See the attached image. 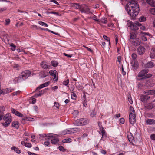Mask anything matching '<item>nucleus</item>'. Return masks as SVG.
<instances>
[{
    "label": "nucleus",
    "mask_w": 155,
    "mask_h": 155,
    "mask_svg": "<svg viewBox=\"0 0 155 155\" xmlns=\"http://www.w3.org/2000/svg\"><path fill=\"white\" fill-rule=\"evenodd\" d=\"M125 8L128 14L133 17L136 16L139 12V5L133 0H131L130 2L127 3Z\"/></svg>",
    "instance_id": "obj_1"
},
{
    "label": "nucleus",
    "mask_w": 155,
    "mask_h": 155,
    "mask_svg": "<svg viewBox=\"0 0 155 155\" xmlns=\"http://www.w3.org/2000/svg\"><path fill=\"white\" fill-rule=\"evenodd\" d=\"M5 121V123H2V125L5 127H8L12 121V117L9 113H7L2 118Z\"/></svg>",
    "instance_id": "obj_2"
},
{
    "label": "nucleus",
    "mask_w": 155,
    "mask_h": 155,
    "mask_svg": "<svg viewBox=\"0 0 155 155\" xmlns=\"http://www.w3.org/2000/svg\"><path fill=\"white\" fill-rule=\"evenodd\" d=\"M48 136V140H51V143L53 144H56L58 143L59 140L58 136L55 134L49 133Z\"/></svg>",
    "instance_id": "obj_3"
},
{
    "label": "nucleus",
    "mask_w": 155,
    "mask_h": 155,
    "mask_svg": "<svg viewBox=\"0 0 155 155\" xmlns=\"http://www.w3.org/2000/svg\"><path fill=\"white\" fill-rule=\"evenodd\" d=\"M135 111L133 107L132 106H130V115H129V122L130 124H134L135 122V116L134 114Z\"/></svg>",
    "instance_id": "obj_4"
},
{
    "label": "nucleus",
    "mask_w": 155,
    "mask_h": 155,
    "mask_svg": "<svg viewBox=\"0 0 155 155\" xmlns=\"http://www.w3.org/2000/svg\"><path fill=\"white\" fill-rule=\"evenodd\" d=\"M128 26L132 30H137L139 29L138 26L141 25V24L137 22L135 23L132 21H129L128 23Z\"/></svg>",
    "instance_id": "obj_5"
},
{
    "label": "nucleus",
    "mask_w": 155,
    "mask_h": 155,
    "mask_svg": "<svg viewBox=\"0 0 155 155\" xmlns=\"http://www.w3.org/2000/svg\"><path fill=\"white\" fill-rule=\"evenodd\" d=\"M31 72L29 70H25L21 72L19 78L20 79V81L24 80L28 78L31 75Z\"/></svg>",
    "instance_id": "obj_6"
},
{
    "label": "nucleus",
    "mask_w": 155,
    "mask_h": 155,
    "mask_svg": "<svg viewBox=\"0 0 155 155\" xmlns=\"http://www.w3.org/2000/svg\"><path fill=\"white\" fill-rule=\"evenodd\" d=\"M88 123V120L85 118H81L77 120L75 122L77 126H83L87 124Z\"/></svg>",
    "instance_id": "obj_7"
},
{
    "label": "nucleus",
    "mask_w": 155,
    "mask_h": 155,
    "mask_svg": "<svg viewBox=\"0 0 155 155\" xmlns=\"http://www.w3.org/2000/svg\"><path fill=\"white\" fill-rule=\"evenodd\" d=\"M152 76V74L149 73L147 74L146 76H144L143 74L139 72L137 76L136 77V79L138 81H140L150 78Z\"/></svg>",
    "instance_id": "obj_8"
},
{
    "label": "nucleus",
    "mask_w": 155,
    "mask_h": 155,
    "mask_svg": "<svg viewBox=\"0 0 155 155\" xmlns=\"http://www.w3.org/2000/svg\"><path fill=\"white\" fill-rule=\"evenodd\" d=\"M98 124L100 130L99 133L101 134L102 135L101 138V139L102 140L103 137H107L106 134L105 130L102 127L101 123L100 122H98Z\"/></svg>",
    "instance_id": "obj_9"
},
{
    "label": "nucleus",
    "mask_w": 155,
    "mask_h": 155,
    "mask_svg": "<svg viewBox=\"0 0 155 155\" xmlns=\"http://www.w3.org/2000/svg\"><path fill=\"white\" fill-rule=\"evenodd\" d=\"M40 66L42 68L45 69H49L51 68V66L50 64H48L46 61H43L40 64Z\"/></svg>",
    "instance_id": "obj_10"
},
{
    "label": "nucleus",
    "mask_w": 155,
    "mask_h": 155,
    "mask_svg": "<svg viewBox=\"0 0 155 155\" xmlns=\"http://www.w3.org/2000/svg\"><path fill=\"white\" fill-rule=\"evenodd\" d=\"M145 50L144 47L143 46L140 45L137 49L138 54L139 55H142L144 53Z\"/></svg>",
    "instance_id": "obj_11"
},
{
    "label": "nucleus",
    "mask_w": 155,
    "mask_h": 155,
    "mask_svg": "<svg viewBox=\"0 0 155 155\" xmlns=\"http://www.w3.org/2000/svg\"><path fill=\"white\" fill-rule=\"evenodd\" d=\"M82 7L81 8V11L82 12L86 13L87 14H89L91 13L89 11L88 8L85 5H82Z\"/></svg>",
    "instance_id": "obj_12"
},
{
    "label": "nucleus",
    "mask_w": 155,
    "mask_h": 155,
    "mask_svg": "<svg viewBox=\"0 0 155 155\" xmlns=\"http://www.w3.org/2000/svg\"><path fill=\"white\" fill-rule=\"evenodd\" d=\"M130 42L134 46H138L141 43V41L138 38H136L132 41H131Z\"/></svg>",
    "instance_id": "obj_13"
},
{
    "label": "nucleus",
    "mask_w": 155,
    "mask_h": 155,
    "mask_svg": "<svg viewBox=\"0 0 155 155\" xmlns=\"http://www.w3.org/2000/svg\"><path fill=\"white\" fill-rule=\"evenodd\" d=\"M11 112L14 114L19 117H22L23 116V115L19 112L16 111L14 108L11 109Z\"/></svg>",
    "instance_id": "obj_14"
},
{
    "label": "nucleus",
    "mask_w": 155,
    "mask_h": 155,
    "mask_svg": "<svg viewBox=\"0 0 155 155\" xmlns=\"http://www.w3.org/2000/svg\"><path fill=\"white\" fill-rule=\"evenodd\" d=\"M48 74L46 72L43 71L40 72L39 75V77L40 78H44L46 77Z\"/></svg>",
    "instance_id": "obj_15"
},
{
    "label": "nucleus",
    "mask_w": 155,
    "mask_h": 155,
    "mask_svg": "<svg viewBox=\"0 0 155 155\" xmlns=\"http://www.w3.org/2000/svg\"><path fill=\"white\" fill-rule=\"evenodd\" d=\"M72 134L71 128H69L65 130L62 132V134L66 135L67 134Z\"/></svg>",
    "instance_id": "obj_16"
},
{
    "label": "nucleus",
    "mask_w": 155,
    "mask_h": 155,
    "mask_svg": "<svg viewBox=\"0 0 155 155\" xmlns=\"http://www.w3.org/2000/svg\"><path fill=\"white\" fill-rule=\"evenodd\" d=\"M50 83L49 82H45L44 83H43L41 84L36 89V90H37L38 89L39 90L41 89L42 88L44 87H47L48 86L49 84Z\"/></svg>",
    "instance_id": "obj_17"
},
{
    "label": "nucleus",
    "mask_w": 155,
    "mask_h": 155,
    "mask_svg": "<svg viewBox=\"0 0 155 155\" xmlns=\"http://www.w3.org/2000/svg\"><path fill=\"white\" fill-rule=\"evenodd\" d=\"M14 90V89L11 88H7L6 89H3L2 90L3 93V94H6L12 92Z\"/></svg>",
    "instance_id": "obj_18"
},
{
    "label": "nucleus",
    "mask_w": 155,
    "mask_h": 155,
    "mask_svg": "<svg viewBox=\"0 0 155 155\" xmlns=\"http://www.w3.org/2000/svg\"><path fill=\"white\" fill-rule=\"evenodd\" d=\"M150 98V97L149 96L145 95H141L140 97L141 100L143 102H145Z\"/></svg>",
    "instance_id": "obj_19"
},
{
    "label": "nucleus",
    "mask_w": 155,
    "mask_h": 155,
    "mask_svg": "<svg viewBox=\"0 0 155 155\" xmlns=\"http://www.w3.org/2000/svg\"><path fill=\"white\" fill-rule=\"evenodd\" d=\"M12 150H13L18 154H20L21 153V151L18 148L15 146H13L11 148Z\"/></svg>",
    "instance_id": "obj_20"
},
{
    "label": "nucleus",
    "mask_w": 155,
    "mask_h": 155,
    "mask_svg": "<svg viewBox=\"0 0 155 155\" xmlns=\"http://www.w3.org/2000/svg\"><path fill=\"white\" fill-rule=\"evenodd\" d=\"M146 123L147 124L151 125L155 124V120L152 119H148L146 120Z\"/></svg>",
    "instance_id": "obj_21"
},
{
    "label": "nucleus",
    "mask_w": 155,
    "mask_h": 155,
    "mask_svg": "<svg viewBox=\"0 0 155 155\" xmlns=\"http://www.w3.org/2000/svg\"><path fill=\"white\" fill-rule=\"evenodd\" d=\"M5 108L3 106L0 107V116H2V118L4 117L3 114L4 111H5Z\"/></svg>",
    "instance_id": "obj_22"
},
{
    "label": "nucleus",
    "mask_w": 155,
    "mask_h": 155,
    "mask_svg": "<svg viewBox=\"0 0 155 155\" xmlns=\"http://www.w3.org/2000/svg\"><path fill=\"white\" fill-rule=\"evenodd\" d=\"M18 122V121H13L12 124V127H15L16 129L19 128Z\"/></svg>",
    "instance_id": "obj_23"
},
{
    "label": "nucleus",
    "mask_w": 155,
    "mask_h": 155,
    "mask_svg": "<svg viewBox=\"0 0 155 155\" xmlns=\"http://www.w3.org/2000/svg\"><path fill=\"white\" fill-rule=\"evenodd\" d=\"M132 68L133 69L135 70L138 68L139 64L138 62L137 61H134V63H132Z\"/></svg>",
    "instance_id": "obj_24"
},
{
    "label": "nucleus",
    "mask_w": 155,
    "mask_h": 155,
    "mask_svg": "<svg viewBox=\"0 0 155 155\" xmlns=\"http://www.w3.org/2000/svg\"><path fill=\"white\" fill-rule=\"evenodd\" d=\"M153 66V64L151 61L148 62L145 64L144 67L146 68H151Z\"/></svg>",
    "instance_id": "obj_25"
},
{
    "label": "nucleus",
    "mask_w": 155,
    "mask_h": 155,
    "mask_svg": "<svg viewBox=\"0 0 155 155\" xmlns=\"http://www.w3.org/2000/svg\"><path fill=\"white\" fill-rule=\"evenodd\" d=\"M56 71L54 70H50L49 71V73L50 74V75L54 77V79H55L56 78Z\"/></svg>",
    "instance_id": "obj_26"
},
{
    "label": "nucleus",
    "mask_w": 155,
    "mask_h": 155,
    "mask_svg": "<svg viewBox=\"0 0 155 155\" xmlns=\"http://www.w3.org/2000/svg\"><path fill=\"white\" fill-rule=\"evenodd\" d=\"M149 71V70L147 69H144L143 70H142L140 72L141 73V74H142L144 76L146 75L147 74V73Z\"/></svg>",
    "instance_id": "obj_27"
},
{
    "label": "nucleus",
    "mask_w": 155,
    "mask_h": 155,
    "mask_svg": "<svg viewBox=\"0 0 155 155\" xmlns=\"http://www.w3.org/2000/svg\"><path fill=\"white\" fill-rule=\"evenodd\" d=\"M130 38L129 39V41L130 42L131 41H132L136 37V35L134 33H130Z\"/></svg>",
    "instance_id": "obj_28"
},
{
    "label": "nucleus",
    "mask_w": 155,
    "mask_h": 155,
    "mask_svg": "<svg viewBox=\"0 0 155 155\" xmlns=\"http://www.w3.org/2000/svg\"><path fill=\"white\" fill-rule=\"evenodd\" d=\"M72 134L79 132L80 130V129L78 128H71Z\"/></svg>",
    "instance_id": "obj_29"
},
{
    "label": "nucleus",
    "mask_w": 155,
    "mask_h": 155,
    "mask_svg": "<svg viewBox=\"0 0 155 155\" xmlns=\"http://www.w3.org/2000/svg\"><path fill=\"white\" fill-rule=\"evenodd\" d=\"M139 35L140 37L142 40L143 41H147V39L146 36L143 35L141 34V33L139 32Z\"/></svg>",
    "instance_id": "obj_30"
},
{
    "label": "nucleus",
    "mask_w": 155,
    "mask_h": 155,
    "mask_svg": "<svg viewBox=\"0 0 155 155\" xmlns=\"http://www.w3.org/2000/svg\"><path fill=\"white\" fill-rule=\"evenodd\" d=\"M48 134H39V136L41 137H45V139L46 140H48Z\"/></svg>",
    "instance_id": "obj_31"
},
{
    "label": "nucleus",
    "mask_w": 155,
    "mask_h": 155,
    "mask_svg": "<svg viewBox=\"0 0 155 155\" xmlns=\"http://www.w3.org/2000/svg\"><path fill=\"white\" fill-rule=\"evenodd\" d=\"M88 18L89 19H92L96 21H99V20L97 19V16L94 15H92L91 16L88 17Z\"/></svg>",
    "instance_id": "obj_32"
},
{
    "label": "nucleus",
    "mask_w": 155,
    "mask_h": 155,
    "mask_svg": "<svg viewBox=\"0 0 155 155\" xmlns=\"http://www.w3.org/2000/svg\"><path fill=\"white\" fill-rule=\"evenodd\" d=\"M51 64L53 66L56 67L58 64V63L56 61H52L51 62Z\"/></svg>",
    "instance_id": "obj_33"
},
{
    "label": "nucleus",
    "mask_w": 155,
    "mask_h": 155,
    "mask_svg": "<svg viewBox=\"0 0 155 155\" xmlns=\"http://www.w3.org/2000/svg\"><path fill=\"white\" fill-rule=\"evenodd\" d=\"M82 6V5L81 6L80 5L78 4H74V6L75 8L77 9L79 8L80 10L81 9V8Z\"/></svg>",
    "instance_id": "obj_34"
},
{
    "label": "nucleus",
    "mask_w": 155,
    "mask_h": 155,
    "mask_svg": "<svg viewBox=\"0 0 155 155\" xmlns=\"http://www.w3.org/2000/svg\"><path fill=\"white\" fill-rule=\"evenodd\" d=\"M10 46L11 47V49L12 51H14L16 49V46L13 43H11L10 44Z\"/></svg>",
    "instance_id": "obj_35"
},
{
    "label": "nucleus",
    "mask_w": 155,
    "mask_h": 155,
    "mask_svg": "<svg viewBox=\"0 0 155 155\" xmlns=\"http://www.w3.org/2000/svg\"><path fill=\"white\" fill-rule=\"evenodd\" d=\"M71 138L68 139H64L63 140L62 142L64 143H70L71 142Z\"/></svg>",
    "instance_id": "obj_36"
},
{
    "label": "nucleus",
    "mask_w": 155,
    "mask_h": 155,
    "mask_svg": "<svg viewBox=\"0 0 155 155\" xmlns=\"http://www.w3.org/2000/svg\"><path fill=\"white\" fill-rule=\"evenodd\" d=\"M146 20V18L144 16H141L139 19V21L140 22H144Z\"/></svg>",
    "instance_id": "obj_37"
},
{
    "label": "nucleus",
    "mask_w": 155,
    "mask_h": 155,
    "mask_svg": "<svg viewBox=\"0 0 155 155\" xmlns=\"http://www.w3.org/2000/svg\"><path fill=\"white\" fill-rule=\"evenodd\" d=\"M38 24L41 25L45 27H48V25L47 24L42 21H39Z\"/></svg>",
    "instance_id": "obj_38"
},
{
    "label": "nucleus",
    "mask_w": 155,
    "mask_h": 155,
    "mask_svg": "<svg viewBox=\"0 0 155 155\" xmlns=\"http://www.w3.org/2000/svg\"><path fill=\"white\" fill-rule=\"evenodd\" d=\"M100 21L102 23L104 24H106L107 22V21L106 19V18L104 17L101 18Z\"/></svg>",
    "instance_id": "obj_39"
},
{
    "label": "nucleus",
    "mask_w": 155,
    "mask_h": 155,
    "mask_svg": "<svg viewBox=\"0 0 155 155\" xmlns=\"http://www.w3.org/2000/svg\"><path fill=\"white\" fill-rule=\"evenodd\" d=\"M154 50H153L151 52L150 55V57L151 58L154 59L155 58V54H154Z\"/></svg>",
    "instance_id": "obj_40"
},
{
    "label": "nucleus",
    "mask_w": 155,
    "mask_h": 155,
    "mask_svg": "<svg viewBox=\"0 0 155 155\" xmlns=\"http://www.w3.org/2000/svg\"><path fill=\"white\" fill-rule=\"evenodd\" d=\"M153 107V105L151 103H149L147 104L146 107L148 109H151Z\"/></svg>",
    "instance_id": "obj_41"
},
{
    "label": "nucleus",
    "mask_w": 155,
    "mask_h": 155,
    "mask_svg": "<svg viewBox=\"0 0 155 155\" xmlns=\"http://www.w3.org/2000/svg\"><path fill=\"white\" fill-rule=\"evenodd\" d=\"M103 37L104 39L106 40L107 41L109 42V44L110 45V38L106 35H103Z\"/></svg>",
    "instance_id": "obj_42"
},
{
    "label": "nucleus",
    "mask_w": 155,
    "mask_h": 155,
    "mask_svg": "<svg viewBox=\"0 0 155 155\" xmlns=\"http://www.w3.org/2000/svg\"><path fill=\"white\" fill-rule=\"evenodd\" d=\"M130 135L128 136V138L129 141L130 142V141H132V140H133L134 137L132 136L131 135L132 134L131 133H130Z\"/></svg>",
    "instance_id": "obj_43"
},
{
    "label": "nucleus",
    "mask_w": 155,
    "mask_h": 155,
    "mask_svg": "<svg viewBox=\"0 0 155 155\" xmlns=\"http://www.w3.org/2000/svg\"><path fill=\"white\" fill-rule=\"evenodd\" d=\"M96 114V113L95 112V110H93L90 114V116L91 117H93L95 116Z\"/></svg>",
    "instance_id": "obj_44"
},
{
    "label": "nucleus",
    "mask_w": 155,
    "mask_h": 155,
    "mask_svg": "<svg viewBox=\"0 0 155 155\" xmlns=\"http://www.w3.org/2000/svg\"><path fill=\"white\" fill-rule=\"evenodd\" d=\"M33 110L36 113H38V109L37 106H34L33 107Z\"/></svg>",
    "instance_id": "obj_45"
},
{
    "label": "nucleus",
    "mask_w": 155,
    "mask_h": 155,
    "mask_svg": "<svg viewBox=\"0 0 155 155\" xmlns=\"http://www.w3.org/2000/svg\"><path fill=\"white\" fill-rule=\"evenodd\" d=\"M69 82V79H67L66 81H64L63 82V85L67 86Z\"/></svg>",
    "instance_id": "obj_46"
},
{
    "label": "nucleus",
    "mask_w": 155,
    "mask_h": 155,
    "mask_svg": "<svg viewBox=\"0 0 155 155\" xmlns=\"http://www.w3.org/2000/svg\"><path fill=\"white\" fill-rule=\"evenodd\" d=\"M58 148L60 151H62L63 152H64L65 151L64 147L61 146H60Z\"/></svg>",
    "instance_id": "obj_47"
},
{
    "label": "nucleus",
    "mask_w": 155,
    "mask_h": 155,
    "mask_svg": "<svg viewBox=\"0 0 155 155\" xmlns=\"http://www.w3.org/2000/svg\"><path fill=\"white\" fill-rule=\"evenodd\" d=\"M150 12L152 14L155 15V8H151L150 10Z\"/></svg>",
    "instance_id": "obj_48"
},
{
    "label": "nucleus",
    "mask_w": 155,
    "mask_h": 155,
    "mask_svg": "<svg viewBox=\"0 0 155 155\" xmlns=\"http://www.w3.org/2000/svg\"><path fill=\"white\" fill-rule=\"evenodd\" d=\"M78 111L77 110H74L72 113V114L75 116H77L78 114Z\"/></svg>",
    "instance_id": "obj_49"
},
{
    "label": "nucleus",
    "mask_w": 155,
    "mask_h": 155,
    "mask_svg": "<svg viewBox=\"0 0 155 155\" xmlns=\"http://www.w3.org/2000/svg\"><path fill=\"white\" fill-rule=\"evenodd\" d=\"M140 32L141 33V34L143 35H144L145 36L147 35L150 36L151 35L148 32H144L142 31H140Z\"/></svg>",
    "instance_id": "obj_50"
},
{
    "label": "nucleus",
    "mask_w": 155,
    "mask_h": 155,
    "mask_svg": "<svg viewBox=\"0 0 155 155\" xmlns=\"http://www.w3.org/2000/svg\"><path fill=\"white\" fill-rule=\"evenodd\" d=\"M76 97V95L75 93L72 92L71 94V98L72 99H74Z\"/></svg>",
    "instance_id": "obj_51"
},
{
    "label": "nucleus",
    "mask_w": 155,
    "mask_h": 155,
    "mask_svg": "<svg viewBox=\"0 0 155 155\" xmlns=\"http://www.w3.org/2000/svg\"><path fill=\"white\" fill-rule=\"evenodd\" d=\"M5 21V25H8L10 22V21L9 19H6Z\"/></svg>",
    "instance_id": "obj_52"
},
{
    "label": "nucleus",
    "mask_w": 155,
    "mask_h": 155,
    "mask_svg": "<svg viewBox=\"0 0 155 155\" xmlns=\"http://www.w3.org/2000/svg\"><path fill=\"white\" fill-rule=\"evenodd\" d=\"M128 100L130 104H132L133 103V101L131 96H130L128 97Z\"/></svg>",
    "instance_id": "obj_53"
},
{
    "label": "nucleus",
    "mask_w": 155,
    "mask_h": 155,
    "mask_svg": "<svg viewBox=\"0 0 155 155\" xmlns=\"http://www.w3.org/2000/svg\"><path fill=\"white\" fill-rule=\"evenodd\" d=\"M117 61L120 65L121 62V57L120 56H119L117 57Z\"/></svg>",
    "instance_id": "obj_54"
},
{
    "label": "nucleus",
    "mask_w": 155,
    "mask_h": 155,
    "mask_svg": "<svg viewBox=\"0 0 155 155\" xmlns=\"http://www.w3.org/2000/svg\"><path fill=\"white\" fill-rule=\"evenodd\" d=\"M25 146L28 148H30L31 147L32 145L30 143H26Z\"/></svg>",
    "instance_id": "obj_55"
},
{
    "label": "nucleus",
    "mask_w": 155,
    "mask_h": 155,
    "mask_svg": "<svg viewBox=\"0 0 155 155\" xmlns=\"http://www.w3.org/2000/svg\"><path fill=\"white\" fill-rule=\"evenodd\" d=\"M31 99L32 100V103L33 104H35L36 102V100L33 97H31Z\"/></svg>",
    "instance_id": "obj_56"
},
{
    "label": "nucleus",
    "mask_w": 155,
    "mask_h": 155,
    "mask_svg": "<svg viewBox=\"0 0 155 155\" xmlns=\"http://www.w3.org/2000/svg\"><path fill=\"white\" fill-rule=\"evenodd\" d=\"M121 69H122V74L123 75H125L126 74V72H125L124 71V69L123 67V65H122L121 66Z\"/></svg>",
    "instance_id": "obj_57"
},
{
    "label": "nucleus",
    "mask_w": 155,
    "mask_h": 155,
    "mask_svg": "<svg viewBox=\"0 0 155 155\" xmlns=\"http://www.w3.org/2000/svg\"><path fill=\"white\" fill-rule=\"evenodd\" d=\"M131 57H132V58L134 60L136 58L137 56L136 54L133 53L132 54Z\"/></svg>",
    "instance_id": "obj_58"
},
{
    "label": "nucleus",
    "mask_w": 155,
    "mask_h": 155,
    "mask_svg": "<svg viewBox=\"0 0 155 155\" xmlns=\"http://www.w3.org/2000/svg\"><path fill=\"white\" fill-rule=\"evenodd\" d=\"M54 106L58 109L59 108V104L58 103L55 102L54 103Z\"/></svg>",
    "instance_id": "obj_59"
},
{
    "label": "nucleus",
    "mask_w": 155,
    "mask_h": 155,
    "mask_svg": "<svg viewBox=\"0 0 155 155\" xmlns=\"http://www.w3.org/2000/svg\"><path fill=\"white\" fill-rule=\"evenodd\" d=\"M150 139L152 140H155V134H153L150 136Z\"/></svg>",
    "instance_id": "obj_60"
},
{
    "label": "nucleus",
    "mask_w": 155,
    "mask_h": 155,
    "mask_svg": "<svg viewBox=\"0 0 155 155\" xmlns=\"http://www.w3.org/2000/svg\"><path fill=\"white\" fill-rule=\"evenodd\" d=\"M125 120L123 118H121L120 120V122L121 124H122L124 123Z\"/></svg>",
    "instance_id": "obj_61"
},
{
    "label": "nucleus",
    "mask_w": 155,
    "mask_h": 155,
    "mask_svg": "<svg viewBox=\"0 0 155 155\" xmlns=\"http://www.w3.org/2000/svg\"><path fill=\"white\" fill-rule=\"evenodd\" d=\"M63 54L65 56H66L68 57V58H71V57H72V55L71 54H67L66 53H63Z\"/></svg>",
    "instance_id": "obj_62"
},
{
    "label": "nucleus",
    "mask_w": 155,
    "mask_h": 155,
    "mask_svg": "<svg viewBox=\"0 0 155 155\" xmlns=\"http://www.w3.org/2000/svg\"><path fill=\"white\" fill-rule=\"evenodd\" d=\"M44 93V90H41L39 91L38 93L39 95L40 96L42 95Z\"/></svg>",
    "instance_id": "obj_63"
},
{
    "label": "nucleus",
    "mask_w": 155,
    "mask_h": 155,
    "mask_svg": "<svg viewBox=\"0 0 155 155\" xmlns=\"http://www.w3.org/2000/svg\"><path fill=\"white\" fill-rule=\"evenodd\" d=\"M28 155H37L34 153H32V152H31L30 151H28Z\"/></svg>",
    "instance_id": "obj_64"
}]
</instances>
